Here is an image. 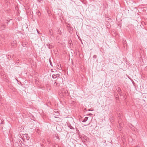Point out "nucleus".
<instances>
[{"label": "nucleus", "instance_id": "obj_1", "mask_svg": "<svg viewBox=\"0 0 147 147\" xmlns=\"http://www.w3.org/2000/svg\"><path fill=\"white\" fill-rule=\"evenodd\" d=\"M62 92L64 96H67L69 95L68 92L67 90H62Z\"/></svg>", "mask_w": 147, "mask_h": 147}, {"label": "nucleus", "instance_id": "obj_2", "mask_svg": "<svg viewBox=\"0 0 147 147\" xmlns=\"http://www.w3.org/2000/svg\"><path fill=\"white\" fill-rule=\"evenodd\" d=\"M0 28H1V30H4L6 27V26L3 23L0 24Z\"/></svg>", "mask_w": 147, "mask_h": 147}, {"label": "nucleus", "instance_id": "obj_3", "mask_svg": "<svg viewBox=\"0 0 147 147\" xmlns=\"http://www.w3.org/2000/svg\"><path fill=\"white\" fill-rule=\"evenodd\" d=\"M60 75L59 74H53L52 76V78L53 79L56 78L57 77H59Z\"/></svg>", "mask_w": 147, "mask_h": 147}, {"label": "nucleus", "instance_id": "obj_4", "mask_svg": "<svg viewBox=\"0 0 147 147\" xmlns=\"http://www.w3.org/2000/svg\"><path fill=\"white\" fill-rule=\"evenodd\" d=\"M49 32L50 35L51 36H53V31L51 29H49Z\"/></svg>", "mask_w": 147, "mask_h": 147}, {"label": "nucleus", "instance_id": "obj_5", "mask_svg": "<svg viewBox=\"0 0 147 147\" xmlns=\"http://www.w3.org/2000/svg\"><path fill=\"white\" fill-rule=\"evenodd\" d=\"M46 46L49 49H51L53 47L52 45H50V44L49 43L47 44L46 45Z\"/></svg>", "mask_w": 147, "mask_h": 147}, {"label": "nucleus", "instance_id": "obj_6", "mask_svg": "<svg viewBox=\"0 0 147 147\" xmlns=\"http://www.w3.org/2000/svg\"><path fill=\"white\" fill-rule=\"evenodd\" d=\"M117 91L119 93H121V90L120 88L118 87L117 88Z\"/></svg>", "mask_w": 147, "mask_h": 147}, {"label": "nucleus", "instance_id": "obj_7", "mask_svg": "<svg viewBox=\"0 0 147 147\" xmlns=\"http://www.w3.org/2000/svg\"><path fill=\"white\" fill-rule=\"evenodd\" d=\"M57 67L59 69H61V65L60 64L57 65H56Z\"/></svg>", "mask_w": 147, "mask_h": 147}, {"label": "nucleus", "instance_id": "obj_8", "mask_svg": "<svg viewBox=\"0 0 147 147\" xmlns=\"http://www.w3.org/2000/svg\"><path fill=\"white\" fill-rule=\"evenodd\" d=\"M88 117H86L82 121V122H86L88 119Z\"/></svg>", "mask_w": 147, "mask_h": 147}, {"label": "nucleus", "instance_id": "obj_9", "mask_svg": "<svg viewBox=\"0 0 147 147\" xmlns=\"http://www.w3.org/2000/svg\"><path fill=\"white\" fill-rule=\"evenodd\" d=\"M4 123L5 122L3 120V121H1V124L2 125H4Z\"/></svg>", "mask_w": 147, "mask_h": 147}, {"label": "nucleus", "instance_id": "obj_10", "mask_svg": "<svg viewBox=\"0 0 147 147\" xmlns=\"http://www.w3.org/2000/svg\"><path fill=\"white\" fill-rule=\"evenodd\" d=\"M57 84V83H56V81H55V82H54V85L55 86H56Z\"/></svg>", "mask_w": 147, "mask_h": 147}, {"label": "nucleus", "instance_id": "obj_11", "mask_svg": "<svg viewBox=\"0 0 147 147\" xmlns=\"http://www.w3.org/2000/svg\"><path fill=\"white\" fill-rule=\"evenodd\" d=\"M93 57L94 58H96L97 57V56L96 55H94L93 56Z\"/></svg>", "mask_w": 147, "mask_h": 147}, {"label": "nucleus", "instance_id": "obj_12", "mask_svg": "<svg viewBox=\"0 0 147 147\" xmlns=\"http://www.w3.org/2000/svg\"><path fill=\"white\" fill-rule=\"evenodd\" d=\"M71 129H74V128L72 126H71L70 127H69Z\"/></svg>", "mask_w": 147, "mask_h": 147}, {"label": "nucleus", "instance_id": "obj_13", "mask_svg": "<svg viewBox=\"0 0 147 147\" xmlns=\"http://www.w3.org/2000/svg\"><path fill=\"white\" fill-rule=\"evenodd\" d=\"M26 139L27 140H29L30 139V137L29 136H26Z\"/></svg>", "mask_w": 147, "mask_h": 147}, {"label": "nucleus", "instance_id": "obj_14", "mask_svg": "<svg viewBox=\"0 0 147 147\" xmlns=\"http://www.w3.org/2000/svg\"><path fill=\"white\" fill-rule=\"evenodd\" d=\"M69 43L70 45H71V44H72V41H71L69 40Z\"/></svg>", "mask_w": 147, "mask_h": 147}, {"label": "nucleus", "instance_id": "obj_15", "mask_svg": "<svg viewBox=\"0 0 147 147\" xmlns=\"http://www.w3.org/2000/svg\"><path fill=\"white\" fill-rule=\"evenodd\" d=\"M36 30L37 31L38 34H41L39 32V31H38L37 30Z\"/></svg>", "mask_w": 147, "mask_h": 147}, {"label": "nucleus", "instance_id": "obj_16", "mask_svg": "<svg viewBox=\"0 0 147 147\" xmlns=\"http://www.w3.org/2000/svg\"><path fill=\"white\" fill-rule=\"evenodd\" d=\"M56 137L57 139H58L59 140V137L58 136H56Z\"/></svg>", "mask_w": 147, "mask_h": 147}, {"label": "nucleus", "instance_id": "obj_17", "mask_svg": "<svg viewBox=\"0 0 147 147\" xmlns=\"http://www.w3.org/2000/svg\"><path fill=\"white\" fill-rule=\"evenodd\" d=\"M51 71L52 72H54V71H53V70L52 69H51Z\"/></svg>", "mask_w": 147, "mask_h": 147}, {"label": "nucleus", "instance_id": "obj_18", "mask_svg": "<svg viewBox=\"0 0 147 147\" xmlns=\"http://www.w3.org/2000/svg\"><path fill=\"white\" fill-rule=\"evenodd\" d=\"M48 142L49 143L50 142H49V139H48Z\"/></svg>", "mask_w": 147, "mask_h": 147}, {"label": "nucleus", "instance_id": "obj_19", "mask_svg": "<svg viewBox=\"0 0 147 147\" xmlns=\"http://www.w3.org/2000/svg\"><path fill=\"white\" fill-rule=\"evenodd\" d=\"M88 111H90L91 110H90V109H89Z\"/></svg>", "mask_w": 147, "mask_h": 147}, {"label": "nucleus", "instance_id": "obj_20", "mask_svg": "<svg viewBox=\"0 0 147 147\" xmlns=\"http://www.w3.org/2000/svg\"><path fill=\"white\" fill-rule=\"evenodd\" d=\"M50 64L51 65V64H52V63L51 62H50Z\"/></svg>", "mask_w": 147, "mask_h": 147}]
</instances>
